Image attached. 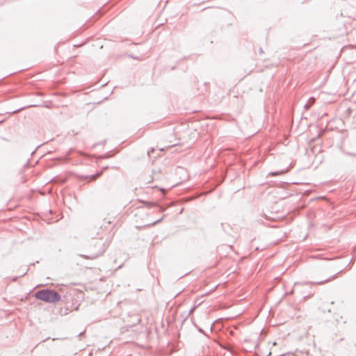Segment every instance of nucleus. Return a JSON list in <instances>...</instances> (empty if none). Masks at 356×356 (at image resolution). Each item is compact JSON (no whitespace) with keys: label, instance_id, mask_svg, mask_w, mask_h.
<instances>
[{"label":"nucleus","instance_id":"nucleus-2","mask_svg":"<svg viewBox=\"0 0 356 356\" xmlns=\"http://www.w3.org/2000/svg\"><path fill=\"white\" fill-rule=\"evenodd\" d=\"M315 101H316V100H315V98H314V97H311V98H310V99H309V102L311 104H314Z\"/></svg>","mask_w":356,"mask_h":356},{"label":"nucleus","instance_id":"nucleus-1","mask_svg":"<svg viewBox=\"0 0 356 356\" xmlns=\"http://www.w3.org/2000/svg\"><path fill=\"white\" fill-rule=\"evenodd\" d=\"M35 296L37 299L47 302H55L60 299V296L56 291L50 289L40 290L35 293Z\"/></svg>","mask_w":356,"mask_h":356}]
</instances>
